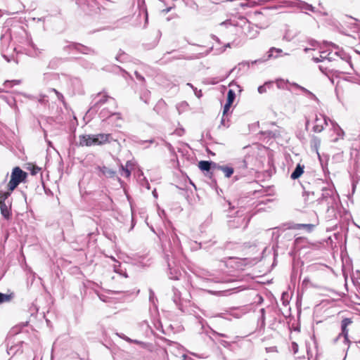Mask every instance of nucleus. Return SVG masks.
I'll return each instance as SVG.
<instances>
[{
    "instance_id": "44",
    "label": "nucleus",
    "mask_w": 360,
    "mask_h": 360,
    "mask_svg": "<svg viewBox=\"0 0 360 360\" xmlns=\"http://www.w3.org/2000/svg\"><path fill=\"white\" fill-rule=\"evenodd\" d=\"M319 69L322 72H324L326 74V68H323L322 65H319Z\"/></svg>"
},
{
    "instance_id": "8",
    "label": "nucleus",
    "mask_w": 360,
    "mask_h": 360,
    "mask_svg": "<svg viewBox=\"0 0 360 360\" xmlns=\"http://www.w3.org/2000/svg\"><path fill=\"white\" fill-rule=\"evenodd\" d=\"M94 137L96 146L103 145L116 141L115 139H113L110 134H94Z\"/></svg>"
},
{
    "instance_id": "45",
    "label": "nucleus",
    "mask_w": 360,
    "mask_h": 360,
    "mask_svg": "<svg viewBox=\"0 0 360 360\" xmlns=\"http://www.w3.org/2000/svg\"><path fill=\"white\" fill-rule=\"evenodd\" d=\"M212 38L214 40H215L217 42L220 43V40H219V39L217 36H215V35H212Z\"/></svg>"
},
{
    "instance_id": "25",
    "label": "nucleus",
    "mask_w": 360,
    "mask_h": 360,
    "mask_svg": "<svg viewBox=\"0 0 360 360\" xmlns=\"http://www.w3.org/2000/svg\"><path fill=\"white\" fill-rule=\"evenodd\" d=\"M21 83L20 80L15 79V80H7L4 84L3 86L4 88H11L13 85H18Z\"/></svg>"
},
{
    "instance_id": "47",
    "label": "nucleus",
    "mask_w": 360,
    "mask_h": 360,
    "mask_svg": "<svg viewBox=\"0 0 360 360\" xmlns=\"http://www.w3.org/2000/svg\"><path fill=\"white\" fill-rule=\"evenodd\" d=\"M225 116L223 115L222 118H221V124L224 126L226 125L225 124V118H224Z\"/></svg>"
},
{
    "instance_id": "1",
    "label": "nucleus",
    "mask_w": 360,
    "mask_h": 360,
    "mask_svg": "<svg viewBox=\"0 0 360 360\" xmlns=\"http://www.w3.org/2000/svg\"><path fill=\"white\" fill-rule=\"evenodd\" d=\"M321 195L316 200L317 205H326L327 210L333 208L336 203V195L333 186L327 185L321 188Z\"/></svg>"
},
{
    "instance_id": "32",
    "label": "nucleus",
    "mask_w": 360,
    "mask_h": 360,
    "mask_svg": "<svg viewBox=\"0 0 360 360\" xmlns=\"http://www.w3.org/2000/svg\"><path fill=\"white\" fill-rule=\"evenodd\" d=\"M51 91L55 93V94L56 95L58 99L62 102H63V100H64V97L63 96L62 94H60L59 91H58L56 89H50Z\"/></svg>"
},
{
    "instance_id": "33",
    "label": "nucleus",
    "mask_w": 360,
    "mask_h": 360,
    "mask_svg": "<svg viewBox=\"0 0 360 360\" xmlns=\"http://www.w3.org/2000/svg\"><path fill=\"white\" fill-rule=\"evenodd\" d=\"M231 105L232 104L230 103H228V102L226 103V104L224 106V110H223V115L224 116H226L227 115V112H229Z\"/></svg>"
},
{
    "instance_id": "12",
    "label": "nucleus",
    "mask_w": 360,
    "mask_h": 360,
    "mask_svg": "<svg viewBox=\"0 0 360 360\" xmlns=\"http://www.w3.org/2000/svg\"><path fill=\"white\" fill-rule=\"evenodd\" d=\"M245 34L250 39L257 37L259 32L254 25L248 24L243 28Z\"/></svg>"
},
{
    "instance_id": "40",
    "label": "nucleus",
    "mask_w": 360,
    "mask_h": 360,
    "mask_svg": "<svg viewBox=\"0 0 360 360\" xmlns=\"http://www.w3.org/2000/svg\"><path fill=\"white\" fill-rule=\"evenodd\" d=\"M292 38H293V37L292 36H290V34H288V32H286L285 34L283 35V39L284 40H286L288 41H290Z\"/></svg>"
},
{
    "instance_id": "43",
    "label": "nucleus",
    "mask_w": 360,
    "mask_h": 360,
    "mask_svg": "<svg viewBox=\"0 0 360 360\" xmlns=\"http://www.w3.org/2000/svg\"><path fill=\"white\" fill-rule=\"evenodd\" d=\"M212 333L214 334H216L217 335H219V336H221V337H226V335L225 334H223V333H217L216 331L214 330H212Z\"/></svg>"
},
{
    "instance_id": "13",
    "label": "nucleus",
    "mask_w": 360,
    "mask_h": 360,
    "mask_svg": "<svg viewBox=\"0 0 360 360\" xmlns=\"http://www.w3.org/2000/svg\"><path fill=\"white\" fill-rule=\"evenodd\" d=\"M170 255L168 254L167 252H165V259L166 260V262H167V265H168V267L169 269V278L170 279H173V280H179V276H180V273L176 270L172 271V268H171V263H170Z\"/></svg>"
},
{
    "instance_id": "21",
    "label": "nucleus",
    "mask_w": 360,
    "mask_h": 360,
    "mask_svg": "<svg viewBox=\"0 0 360 360\" xmlns=\"http://www.w3.org/2000/svg\"><path fill=\"white\" fill-rule=\"evenodd\" d=\"M292 85L293 86H295V88L298 89H300L303 93H304L309 98L312 99V100H314V101H318V98L317 97L312 93L310 91H309L308 89H307L306 88L299 85L297 83H292Z\"/></svg>"
},
{
    "instance_id": "59",
    "label": "nucleus",
    "mask_w": 360,
    "mask_h": 360,
    "mask_svg": "<svg viewBox=\"0 0 360 360\" xmlns=\"http://www.w3.org/2000/svg\"><path fill=\"white\" fill-rule=\"evenodd\" d=\"M257 63V60L252 62V63Z\"/></svg>"
},
{
    "instance_id": "53",
    "label": "nucleus",
    "mask_w": 360,
    "mask_h": 360,
    "mask_svg": "<svg viewBox=\"0 0 360 360\" xmlns=\"http://www.w3.org/2000/svg\"><path fill=\"white\" fill-rule=\"evenodd\" d=\"M309 50H311V49H309V48H305L304 49V52L307 53Z\"/></svg>"
},
{
    "instance_id": "57",
    "label": "nucleus",
    "mask_w": 360,
    "mask_h": 360,
    "mask_svg": "<svg viewBox=\"0 0 360 360\" xmlns=\"http://www.w3.org/2000/svg\"><path fill=\"white\" fill-rule=\"evenodd\" d=\"M333 46H334L336 49H338V46H336L335 45H333Z\"/></svg>"
},
{
    "instance_id": "16",
    "label": "nucleus",
    "mask_w": 360,
    "mask_h": 360,
    "mask_svg": "<svg viewBox=\"0 0 360 360\" xmlns=\"http://www.w3.org/2000/svg\"><path fill=\"white\" fill-rule=\"evenodd\" d=\"M109 122L116 127H121L122 124V118L120 113H111Z\"/></svg>"
},
{
    "instance_id": "2",
    "label": "nucleus",
    "mask_w": 360,
    "mask_h": 360,
    "mask_svg": "<svg viewBox=\"0 0 360 360\" xmlns=\"http://www.w3.org/2000/svg\"><path fill=\"white\" fill-rule=\"evenodd\" d=\"M11 192H3L0 191V210L1 214L6 219H9L11 216V205L12 202L9 199Z\"/></svg>"
},
{
    "instance_id": "50",
    "label": "nucleus",
    "mask_w": 360,
    "mask_h": 360,
    "mask_svg": "<svg viewBox=\"0 0 360 360\" xmlns=\"http://www.w3.org/2000/svg\"><path fill=\"white\" fill-rule=\"evenodd\" d=\"M237 68V67L233 68L232 70H230V72H229V75L232 72H233Z\"/></svg>"
},
{
    "instance_id": "30",
    "label": "nucleus",
    "mask_w": 360,
    "mask_h": 360,
    "mask_svg": "<svg viewBox=\"0 0 360 360\" xmlns=\"http://www.w3.org/2000/svg\"><path fill=\"white\" fill-rule=\"evenodd\" d=\"M271 85V82H266L264 85L259 86L257 89L259 94H264L266 91V86Z\"/></svg>"
},
{
    "instance_id": "3",
    "label": "nucleus",
    "mask_w": 360,
    "mask_h": 360,
    "mask_svg": "<svg viewBox=\"0 0 360 360\" xmlns=\"http://www.w3.org/2000/svg\"><path fill=\"white\" fill-rule=\"evenodd\" d=\"M27 176V173L22 171L20 167H16L13 169L11 180L8 184V191H13L20 183L24 181Z\"/></svg>"
},
{
    "instance_id": "48",
    "label": "nucleus",
    "mask_w": 360,
    "mask_h": 360,
    "mask_svg": "<svg viewBox=\"0 0 360 360\" xmlns=\"http://www.w3.org/2000/svg\"><path fill=\"white\" fill-rule=\"evenodd\" d=\"M309 124V120L308 119H307L306 120V123H305V128H306V129H308Z\"/></svg>"
},
{
    "instance_id": "51",
    "label": "nucleus",
    "mask_w": 360,
    "mask_h": 360,
    "mask_svg": "<svg viewBox=\"0 0 360 360\" xmlns=\"http://www.w3.org/2000/svg\"><path fill=\"white\" fill-rule=\"evenodd\" d=\"M148 94H149V92H146L144 96H143V98H146L148 97Z\"/></svg>"
},
{
    "instance_id": "27",
    "label": "nucleus",
    "mask_w": 360,
    "mask_h": 360,
    "mask_svg": "<svg viewBox=\"0 0 360 360\" xmlns=\"http://www.w3.org/2000/svg\"><path fill=\"white\" fill-rule=\"evenodd\" d=\"M11 300V295L0 292V304L8 302Z\"/></svg>"
},
{
    "instance_id": "58",
    "label": "nucleus",
    "mask_w": 360,
    "mask_h": 360,
    "mask_svg": "<svg viewBox=\"0 0 360 360\" xmlns=\"http://www.w3.org/2000/svg\"><path fill=\"white\" fill-rule=\"evenodd\" d=\"M150 143H153V140H150L149 141Z\"/></svg>"
},
{
    "instance_id": "54",
    "label": "nucleus",
    "mask_w": 360,
    "mask_h": 360,
    "mask_svg": "<svg viewBox=\"0 0 360 360\" xmlns=\"http://www.w3.org/2000/svg\"><path fill=\"white\" fill-rule=\"evenodd\" d=\"M225 47L227 48V47H231V44L230 43H228L225 45Z\"/></svg>"
},
{
    "instance_id": "10",
    "label": "nucleus",
    "mask_w": 360,
    "mask_h": 360,
    "mask_svg": "<svg viewBox=\"0 0 360 360\" xmlns=\"http://www.w3.org/2000/svg\"><path fill=\"white\" fill-rule=\"evenodd\" d=\"M329 121L332 125V129L334 133L337 135V137L333 139L332 141L336 143L339 139H343L345 136V131L343 129L338 125L336 122L330 120H329Z\"/></svg>"
},
{
    "instance_id": "9",
    "label": "nucleus",
    "mask_w": 360,
    "mask_h": 360,
    "mask_svg": "<svg viewBox=\"0 0 360 360\" xmlns=\"http://www.w3.org/2000/svg\"><path fill=\"white\" fill-rule=\"evenodd\" d=\"M79 144L81 146H96L94 134H84L79 136Z\"/></svg>"
},
{
    "instance_id": "55",
    "label": "nucleus",
    "mask_w": 360,
    "mask_h": 360,
    "mask_svg": "<svg viewBox=\"0 0 360 360\" xmlns=\"http://www.w3.org/2000/svg\"><path fill=\"white\" fill-rule=\"evenodd\" d=\"M32 47L33 49H35V46H34V44H32Z\"/></svg>"
},
{
    "instance_id": "26",
    "label": "nucleus",
    "mask_w": 360,
    "mask_h": 360,
    "mask_svg": "<svg viewBox=\"0 0 360 360\" xmlns=\"http://www.w3.org/2000/svg\"><path fill=\"white\" fill-rule=\"evenodd\" d=\"M236 98V94L233 90L229 89L227 94V100L226 102L233 103Z\"/></svg>"
},
{
    "instance_id": "5",
    "label": "nucleus",
    "mask_w": 360,
    "mask_h": 360,
    "mask_svg": "<svg viewBox=\"0 0 360 360\" xmlns=\"http://www.w3.org/2000/svg\"><path fill=\"white\" fill-rule=\"evenodd\" d=\"M352 323V321L349 318H345L342 319L341 322V330L342 332L334 339V342H336L340 338H343V341L345 344L348 345L347 349H349L352 342L348 338L349 330L347 326Z\"/></svg>"
},
{
    "instance_id": "15",
    "label": "nucleus",
    "mask_w": 360,
    "mask_h": 360,
    "mask_svg": "<svg viewBox=\"0 0 360 360\" xmlns=\"http://www.w3.org/2000/svg\"><path fill=\"white\" fill-rule=\"evenodd\" d=\"M214 168L224 172L226 178H229L233 174V168L227 165L214 164Z\"/></svg>"
},
{
    "instance_id": "38",
    "label": "nucleus",
    "mask_w": 360,
    "mask_h": 360,
    "mask_svg": "<svg viewBox=\"0 0 360 360\" xmlns=\"http://www.w3.org/2000/svg\"><path fill=\"white\" fill-rule=\"evenodd\" d=\"M40 170H41V168H39V167H38L37 166H34L31 169V174L32 175H36L37 174H38Z\"/></svg>"
},
{
    "instance_id": "28",
    "label": "nucleus",
    "mask_w": 360,
    "mask_h": 360,
    "mask_svg": "<svg viewBox=\"0 0 360 360\" xmlns=\"http://www.w3.org/2000/svg\"><path fill=\"white\" fill-rule=\"evenodd\" d=\"M301 227L306 228L307 229V231H311L314 229V225L311 224H296L295 226V228H296V229H300Z\"/></svg>"
},
{
    "instance_id": "11",
    "label": "nucleus",
    "mask_w": 360,
    "mask_h": 360,
    "mask_svg": "<svg viewBox=\"0 0 360 360\" xmlns=\"http://www.w3.org/2000/svg\"><path fill=\"white\" fill-rule=\"evenodd\" d=\"M96 101L93 106H91V110H96L100 108L104 103H105L109 99L114 100L112 98L109 97L107 95L98 94L96 96Z\"/></svg>"
},
{
    "instance_id": "60",
    "label": "nucleus",
    "mask_w": 360,
    "mask_h": 360,
    "mask_svg": "<svg viewBox=\"0 0 360 360\" xmlns=\"http://www.w3.org/2000/svg\"><path fill=\"white\" fill-rule=\"evenodd\" d=\"M233 84V82L229 84V86H231Z\"/></svg>"
},
{
    "instance_id": "52",
    "label": "nucleus",
    "mask_w": 360,
    "mask_h": 360,
    "mask_svg": "<svg viewBox=\"0 0 360 360\" xmlns=\"http://www.w3.org/2000/svg\"><path fill=\"white\" fill-rule=\"evenodd\" d=\"M153 194L154 197L157 198V193H156V191L155 190H154L153 191Z\"/></svg>"
},
{
    "instance_id": "42",
    "label": "nucleus",
    "mask_w": 360,
    "mask_h": 360,
    "mask_svg": "<svg viewBox=\"0 0 360 360\" xmlns=\"http://www.w3.org/2000/svg\"><path fill=\"white\" fill-rule=\"evenodd\" d=\"M135 75H136V77L137 79H139V81L141 82H144L145 81V79L144 77L140 75L138 72H135Z\"/></svg>"
},
{
    "instance_id": "56",
    "label": "nucleus",
    "mask_w": 360,
    "mask_h": 360,
    "mask_svg": "<svg viewBox=\"0 0 360 360\" xmlns=\"http://www.w3.org/2000/svg\"><path fill=\"white\" fill-rule=\"evenodd\" d=\"M143 101H144V102H145L146 103H148L147 98H145Z\"/></svg>"
},
{
    "instance_id": "35",
    "label": "nucleus",
    "mask_w": 360,
    "mask_h": 360,
    "mask_svg": "<svg viewBox=\"0 0 360 360\" xmlns=\"http://www.w3.org/2000/svg\"><path fill=\"white\" fill-rule=\"evenodd\" d=\"M116 335H117L118 337H120V338H122V339H123V340H126V341H127V342H130V343H131V342H132V341H133V340H132V339H131V338H128V337H127V336H126L124 334H122V333L120 334V333H116Z\"/></svg>"
},
{
    "instance_id": "36",
    "label": "nucleus",
    "mask_w": 360,
    "mask_h": 360,
    "mask_svg": "<svg viewBox=\"0 0 360 360\" xmlns=\"http://www.w3.org/2000/svg\"><path fill=\"white\" fill-rule=\"evenodd\" d=\"M286 84V82L284 80L279 79L276 81V85L278 88L279 89H284L285 86Z\"/></svg>"
},
{
    "instance_id": "39",
    "label": "nucleus",
    "mask_w": 360,
    "mask_h": 360,
    "mask_svg": "<svg viewBox=\"0 0 360 360\" xmlns=\"http://www.w3.org/2000/svg\"><path fill=\"white\" fill-rule=\"evenodd\" d=\"M249 68V63L248 62H243V63H240L238 64V70H240L241 68Z\"/></svg>"
},
{
    "instance_id": "17",
    "label": "nucleus",
    "mask_w": 360,
    "mask_h": 360,
    "mask_svg": "<svg viewBox=\"0 0 360 360\" xmlns=\"http://www.w3.org/2000/svg\"><path fill=\"white\" fill-rule=\"evenodd\" d=\"M303 196L304 202L307 205L313 203H316V200L317 199L318 197L314 191H305L304 193Z\"/></svg>"
},
{
    "instance_id": "49",
    "label": "nucleus",
    "mask_w": 360,
    "mask_h": 360,
    "mask_svg": "<svg viewBox=\"0 0 360 360\" xmlns=\"http://www.w3.org/2000/svg\"><path fill=\"white\" fill-rule=\"evenodd\" d=\"M356 346L360 349V340L355 342Z\"/></svg>"
},
{
    "instance_id": "31",
    "label": "nucleus",
    "mask_w": 360,
    "mask_h": 360,
    "mask_svg": "<svg viewBox=\"0 0 360 360\" xmlns=\"http://www.w3.org/2000/svg\"><path fill=\"white\" fill-rule=\"evenodd\" d=\"M274 51H275V52H276V53H282V51H282V49H277V48H275V47H271V48L269 49V56H268V57H269V58L272 57V56H273V53H274Z\"/></svg>"
},
{
    "instance_id": "29",
    "label": "nucleus",
    "mask_w": 360,
    "mask_h": 360,
    "mask_svg": "<svg viewBox=\"0 0 360 360\" xmlns=\"http://www.w3.org/2000/svg\"><path fill=\"white\" fill-rule=\"evenodd\" d=\"M110 114L105 109H103L100 112V117L103 119H108L110 121Z\"/></svg>"
},
{
    "instance_id": "4",
    "label": "nucleus",
    "mask_w": 360,
    "mask_h": 360,
    "mask_svg": "<svg viewBox=\"0 0 360 360\" xmlns=\"http://www.w3.org/2000/svg\"><path fill=\"white\" fill-rule=\"evenodd\" d=\"M328 56L327 57V60L328 62L340 61L344 63L345 65H349V67L352 66L349 57L342 51L338 50L335 52H333L332 51H328Z\"/></svg>"
},
{
    "instance_id": "20",
    "label": "nucleus",
    "mask_w": 360,
    "mask_h": 360,
    "mask_svg": "<svg viewBox=\"0 0 360 360\" xmlns=\"http://www.w3.org/2000/svg\"><path fill=\"white\" fill-rule=\"evenodd\" d=\"M68 47L70 49L78 50L79 51L82 52V53H85V54H89L91 52H94V51L91 50V49H89L86 46H84L81 44H70L68 46Z\"/></svg>"
},
{
    "instance_id": "37",
    "label": "nucleus",
    "mask_w": 360,
    "mask_h": 360,
    "mask_svg": "<svg viewBox=\"0 0 360 360\" xmlns=\"http://www.w3.org/2000/svg\"><path fill=\"white\" fill-rule=\"evenodd\" d=\"M125 54L124 52H120L117 56H116V60H118V61H120V62H122L124 60V57Z\"/></svg>"
},
{
    "instance_id": "41",
    "label": "nucleus",
    "mask_w": 360,
    "mask_h": 360,
    "mask_svg": "<svg viewBox=\"0 0 360 360\" xmlns=\"http://www.w3.org/2000/svg\"><path fill=\"white\" fill-rule=\"evenodd\" d=\"M292 349L294 354H296L298 352V345L296 342H292Z\"/></svg>"
},
{
    "instance_id": "34",
    "label": "nucleus",
    "mask_w": 360,
    "mask_h": 360,
    "mask_svg": "<svg viewBox=\"0 0 360 360\" xmlns=\"http://www.w3.org/2000/svg\"><path fill=\"white\" fill-rule=\"evenodd\" d=\"M260 313H261V317H260L259 320L261 321L262 324L264 325L265 324V309L264 308L261 309Z\"/></svg>"
},
{
    "instance_id": "6",
    "label": "nucleus",
    "mask_w": 360,
    "mask_h": 360,
    "mask_svg": "<svg viewBox=\"0 0 360 360\" xmlns=\"http://www.w3.org/2000/svg\"><path fill=\"white\" fill-rule=\"evenodd\" d=\"M328 120L329 119L323 115H316L314 121L313 131L315 133H320L325 129V127L328 125Z\"/></svg>"
},
{
    "instance_id": "7",
    "label": "nucleus",
    "mask_w": 360,
    "mask_h": 360,
    "mask_svg": "<svg viewBox=\"0 0 360 360\" xmlns=\"http://www.w3.org/2000/svg\"><path fill=\"white\" fill-rule=\"evenodd\" d=\"M170 240H172V247H171L170 256L174 257L176 254L181 252V241L174 231H172L171 233Z\"/></svg>"
},
{
    "instance_id": "23",
    "label": "nucleus",
    "mask_w": 360,
    "mask_h": 360,
    "mask_svg": "<svg viewBox=\"0 0 360 360\" xmlns=\"http://www.w3.org/2000/svg\"><path fill=\"white\" fill-rule=\"evenodd\" d=\"M311 147L317 153L321 146V139L318 136H312L310 141Z\"/></svg>"
},
{
    "instance_id": "18",
    "label": "nucleus",
    "mask_w": 360,
    "mask_h": 360,
    "mask_svg": "<svg viewBox=\"0 0 360 360\" xmlns=\"http://www.w3.org/2000/svg\"><path fill=\"white\" fill-rule=\"evenodd\" d=\"M98 169L101 172V174L107 178H113L116 172L112 169H110L105 166L98 167Z\"/></svg>"
},
{
    "instance_id": "24",
    "label": "nucleus",
    "mask_w": 360,
    "mask_h": 360,
    "mask_svg": "<svg viewBox=\"0 0 360 360\" xmlns=\"http://www.w3.org/2000/svg\"><path fill=\"white\" fill-rule=\"evenodd\" d=\"M328 56V51H320V55L319 57H313L312 60L315 63L323 62L325 60H327Z\"/></svg>"
},
{
    "instance_id": "14",
    "label": "nucleus",
    "mask_w": 360,
    "mask_h": 360,
    "mask_svg": "<svg viewBox=\"0 0 360 360\" xmlns=\"http://www.w3.org/2000/svg\"><path fill=\"white\" fill-rule=\"evenodd\" d=\"M214 164H216V163L214 162H212V161L201 160L198 163V167L202 171H206L211 176L212 174V173L210 172V170H211V169H214Z\"/></svg>"
},
{
    "instance_id": "46",
    "label": "nucleus",
    "mask_w": 360,
    "mask_h": 360,
    "mask_svg": "<svg viewBox=\"0 0 360 360\" xmlns=\"http://www.w3.org/2000/svg\"><path fill=\"white\" fill-rule=\"evenodd\" d=\"M132 342L137 344V345H143V342L136 340H133Z\"/></svg>"
},
{
    "instance_id": "22",
    "label": "nucleus",
    "mask_w": 360,
    "mask_h": 360,
    "mask_svg": "<svg viewBox=\"0 0 360 360\" xmlns=\"http://www.w3.org/2000/svg\"><path fill=\"white\" fill-rule=\"evenodd\" d=\"M304 165H301L300 164H298L297 167H295V170L292 172L290 177L292 179H298L302 174L304 172Z\"/></svg>"
},
{
    "instance_id": "19",
    "label": "nucleus",
    "mask_w": 360,
    "mask_h": 360,
    "mask_svg": "<svg viewBox=\"0 0 360 360\" xmlns=\"http://www.w3.org/2000/svg\"><path fill=\"white\" fill-rule=\"evenodd\" d=\"M133 165L131 161H127L125 166L122 165L120 166V174L122 176L129 178L131 175L130 169L132 167Z\"/></svg>"
}]
</instances>
